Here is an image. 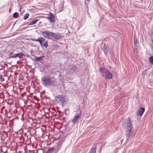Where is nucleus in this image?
I'll list each match as a JSON object with an SVG mask.
<instances>
[{"label":"nucleus","mask_w":153,"mask_h":153,"mask_svg":"<svg viewBox=\"0 0 153 153\" xmlns=\"http://www.w3.org/2000/svg\"><path fill=\"white\" fill-rule=\"evenodd\" d=\"M59 6L61 8H62L63 7V2H62L61 3L59 4Z\"/></svg>","instance_id":"23"},{"label":"nucleus","mask_w":153,"mask_h":153,"mask_svg":"<svg viewBox=\"0 0 153 153\" xmlns=\"http://www.w3.org/2000/svg\"><path fill=\"white\" fill-rule=\"evenodd\" d=\"M55 100L58 102H60L63 104L65 102V99L63 95H59L55 97Z\"/></svg>","instance_id":"6"},{"label":"nucleus","mask_w":153,"mask_h":153,"mask_svg":"<svg viewBox=\"0 0 153 153\" xmlns=\"http://www.w3.org/2000/svg\"><path fill=\"white\" fill-rule=\"evenodd\" d=\"M19 16V14L17 12L13 14V17L15 18H17Z\"/></svg>","instance_id":"18"},{"label":"nucleus","mask_w":153,"mask_h":153,"mask_svg":"<svg viewBox=\"0 0 153 153\" xmlns=\"http://www.w3.org/2000/svg\"><path fill=\"white\" fill-rule=\"evenodd\" d=\"M133 131L131 123L129 118L126 123V134L127 137H128L127 139L132 134Z\"/></svg>","instance_id":"3"},{"label":"nucleus","mask_w":153,"mask_h":153,"mask_svg":"<svg viewBox=\"0 0 153 153\" xmlns=\"http://www.w3.org/2000/svg\"><path fill=\"white\" fill-rule=\"evenodd\" d=\"M38 153H43V150L42 149H39L37 150Z\"/></svg>","instance_id":"22"},{"label":"nucleus","mask_w":153,"mask_h":153,"mask_svg":"<svg viewBox=\"0 0 153 153\" xmlns=\"http://www.w3.org/2000/svg\"><path fill=\"white\" fill-rule=\"evenodd\" d=\"M87 1H88L89 2L90 1V0H87Z\"/></svg>","instance_id":"26"},{"label":"nucleus","mask_w":153,"mask_h":153,"mask_svg":"<svg viewBox=\"0 0 153 153\" xmlns=\"http://www.w3.org/2000/svg\"><path fill=\"white\" fill-rule=\"evenodd\" d=\"M41 22H39V25H41V24H41Z\"/></svg>","instance_id":"25"},{"label":"nucleus","mask_w":153,"mask_h":153,"mask_svg":"<svg viewBox=\"0 0 153 153\" xmlns=\"http://www.w3.org/2000/svg\"><path fill=\"white\" fill-rule=\"evenodd\" d=\"M76 69V68L75 67L73 66L70 68V71L71 72L75 73L77 72Z\"/></svg>","instance_id":"14"},{"label":"nucleus","mask_w":153,"mask_h":153,"mask_svg":"<svg viewBox=\"0 0 153 153\" xmlns=\"http://www.w3.org/2000/svg\"><path fill=\"white\" fill-rule=\"evenodd\" d=\"M39 19H35L33 21L29 24V25H31L36 24L37 22L39 21Z\"/></svg>","instance_id":"15"},{"label":"nucleus","mask_w":153,"mask_h":153,"mask_svg":"<svg viewBox=\"0 0 153 153\" xmlns=\"http://www.w3.org/2000/svg\"><path fill=\"white\" fill-rule=\"evenodd\" d=\"M29 16V14L28 13H27L25 14L24 16V19L25 20L27 19L28 17Z\"/></svg>","instance_id":"17"},{"label":"nucleus","mask_w":153,"mask_h":153,"mask_svg":"<svg viewBox=\"0 0 153 153\" xmlns=\"http://www.w3.org/2000/svg\"><path fill=\"white\" fill-rule=\"evenodd\" d=\"M1 53H0V55H1Z\"/></svg>","instance_id":"28"},{"label":"nucleus","mask_w":153,"mask_h":153,"mask_svg":"<svg viewBox=\"0 0 153 153\" xmlns=\"http://www.w3.org/2000/svg\"><path fill=\"white\" fill-rule=\"evenodd\" d=\"M101 75L105 78L110 79L112 77L111 73L105 68L101 67L100 69Z\"/></svg>","instance_id":"2"},{"label":"nucleus","mask_w":153,"mask_h":153,"mask_svg":"<svg viewBox=\"0 0 153 153\" xmlns=\"http://www.w3.org/2000/svg\"><path fill=\"white\" fill-rule=\"evenodd\" d=\"M13 52L10 53L9 56L10 58H16L17 57H19V58H21L22 56L24 55L23 53H18L16 54H13Z\"/></svg>","instance_id":"4"},{"label":"nucleus","mask_w":153,"mask_h":153,"mask_svg":"<svg viewBox=\"0 0 153 153\" xmlns=\"http://www.w3.org/2000/svg\"><path fill=\"white\" fill-rule=\"evenodd\" d=\"M43 56H41L39 57H36L35 58V60L36 61H39L42 59Z\"/></svg>","instance_id":"19"},{"label":"nucleus","mask_w":153,"mask_h":153,"mask_svg":"<svg viewBox=\"0 0 153 153\" xmlns=\"http://www.w3.org/2000/svg\"><path fill=\"white\" fill-rule=\"evenodd\" d=\"M145 109L144 108L140 107V108L137 112V115L138 116H141L142 115Z\"/></svg>","instance_id":"11"},{"label":"nucleus","mask_w":153,"mask_h":153,"mask_svg":"<svg viewBox=\"0 0 153 153\" xmlns=\"http://www.w3.org/2000/svg\"><path fill=\"white\" fill-rule=\"evenodd\" d=\"M96 151V147L95 146H93L88 153H95Z\"/></svg>","instance_id":"12"},{"label":"nucleus","mask_w":153,"mask_h":153,"mask_svg":"<svg viewBox=\"0 0 153 153\" xmlns=\"http://www.w3.org/2000/svg\"><path fill=\"white\" fill-rule=\"evenodd\" d=\"M54 147H51V148L49 149L48 151L46 152L45 153H53L54 152Z\"/></svg>","instance_id":"13"},{"label":"nucleus","mask_w":153,"mask_h":153,"mask_svg":"<svg viewBox=\"0 0 153 153\" xmlns=\"http://www.w3.org/2000/svg\"><path fill=\"white\" fill-rule=\"evenodd\" d=\"M47 18L48 19L49 21L51 22H54L55 21V17L52 13H51V15L47 17Z\"/></svg>","instance_id":"10"},{"label":"nucleus","mask_w":153,"mask_h":153,"mask_svg":"<svg viewBox=\"0 0 153 153\" xmlns=\"http://www.w3.org/2000/svg\"><path fill=\"white\" fill-rule=\"evenodd\" d=\"M41 46L42 47H45L46 48H47L48 46V41H46L43 44H42V46Z\"/></svg>","instance_id":"16"},{"label":"nucleus","mask_w":153,"mask_h":153,"mask_svg":"<svg viewBox=\"0 0 153 153\" xmlns=\"http://www.w3.org/2000/svg\"><path fill=\"white\" fill-rule=\"evenodd\" d=\"M109 50V47L108 45L105 43H104L103 48V50L105 54L108 53Z\"/></svg>","instance_id":"9"},{"label":"nucleus","mask_w":153,"mask_h":153,"mask_svg":"<svg viewBox=\"0 0 153 153\" xmlns=\"http://www.w3.org/2000/svg\"><path fill=\"white\" fill-rule=\"evenodd\" d=\"M61 34L60 33H53L51 39L54 41H56L57 40L60 39L62 37Z\"/></svg>","instance_id":"5"},{"label":"nucleus","mask_w":153,"mask_h":153,"mask_svg":"<svg viewBox=\"0 0 153 153\" xmlns=\"http://www.w3.org/2000/svg\"><path fill=\"white\" fill-rule=\"evenodd\" d=\"M34 40L36 41L39 42L41 46H42V43L41 37H39L38 39H35Z\"/></svg>","instance_id":"20"},{"label":"nucleus","mask_w":153,"mask_h":153,"mask_svg":"<svg viewBox=\"0 0 153 153\" xmlns=\"http://www.w3.org/2000/svg\"><path fill=\"white\" fill-rule=\"evenodd\" d=\"M85 4H86V2H85Z\"/></svg>","instance_id":"27"},{"label":"nucleus","mask_w":153,"mask_h":153,"mask_svg":"<svg viewBox=\"0 0 153 153\" xmlns=\"http://www.w3.org/2000/svg\"><path fill=\"white\" fill-rule=\"evenodd\" d=\"M41 80L42 84L45 86H46L49 85H53L55 79L54 77L47 75L42 77Z\"/></svg>","instance_id":"1"},{"label":"nucleus","mask_w":153,"mask_h":153,"mask_svg":"<svg viewBox=\"0 0 153 153\" xmlns=\"http://www.w3.org/2000/svg\"><path fill=\"white\" fill-rule=\"evenodd\" d=\"M81 112L80 111V113L79 114H77L74 117L71 121L74 124L75 123L79 120V118L81 117Z\"/></svg>","instance_id":"8"},{"label":"nucleus","mask_w":153,"mask_h":153,"mask_svg":"<svg viewBox=\"0 0 153 153\" xmlns=\"http://www.w3.org/2000/svg\"><path fill=\"white\" fill-rule=\"evenodd\" d=\"M53 32L49 31L42 32V34L45 38L51 39Z\"/></svg>","instance_id":"7"},{"label":"nucleus","mask_w":153,"mask_h":153,"mask_svg":"<svg viewBox=\"0 0 153 153\" xmlns=\"http://www.w3.org/2000/svg\"><path fill=\"white\" fill-rule=\"evenodd\" d=\"M41 40L42 41V43L45 41V39L44 38L41 37Z\"/></svg>","instance_id":"24"},{"label":"nucleus","mask_w":153,"mask_h":153,"mask_svg":"<svg viewBox=\"0 0 153 153\" xmlns=\"http://www.w3.org/2000/svg\"><path fill=\"white\" fill-rule=\"evenodd\" d=\"M149 60L151 64H153V56H151L149 57Z\"/></svg>","instance_id":"21"}]
</instances>
